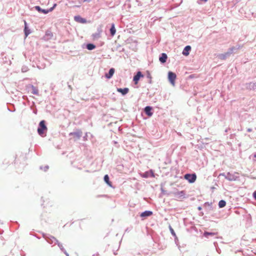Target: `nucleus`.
<instances>
[{"label": "nucleus", "mask_w": 256, "mask_h": 256, "mask_svg": "<svg viewBox=\"0 0 256 256\" xmlns=\"http://www.w3.org/2000/svg\"><path fill=\"white\" fill-rule=\"evenodd\" d=\"M184 194L185 193L184 191L178 192L175 194L176 196H177L178 198L184 196Z\"/></svg>", "instance_id": "obj_17"}, {"label": "nucleus", "mask_w": 256, "mask_h": 256, "mask_svg": "<svg viewBox=\"0 0 256 256\" xmlns=\"http://www.w3.org/2000/svg\"><path fill=\"white\" fill-rule=\"evenodd\" d=\"M226 202L224 200H221L218 202V206L220 208H224V206H226Z\"/></svg>", "instance_id": "obj_18"}, {"label": "nucleus", "mask_w": 256, "mask_h": 256, "mask_svg": "<svg viewBox=\"0 0 256 256\" xmlns=\"http://www.w3.org/2000/svg\"><path fill=\"white\" fill-rule=\"evenodd\" d=\"M32 93L36 95H38V89L34 86H32Z\"/></svg>", "instance_id": "obj_16"}, {"label": "nucleus", "mask_w": 256, "mask_h": 256, "mask_svg": "<svg viewBox=\"0 0 256 256\" xmlns=\"http://www.w3.org/2000/svg\"><path fill=\"white\" fill-rule=\"evenodd\" d=\"M144 76L140 72H138L136 74L134 77V82L135 84H137L138 82L141 77H143Z\"/></svg>", "instance_id": "obj_5"}, {"label": "nucleus", "mask_w": 256, "mask_h": 256, "mask_svg": "<svg viewBox=\"0 0 256 256\" xmlns=\"http://www.w3.org/2000/svg\"><path fill=\"white\" fill-rule=\"evenodd\" d=\"M176 78V74L172 72H169L168 73V78L170 84L174 86L175 85V80Z\"/></svg>", "instance_id": "obj_3"}, {"label": "nucleus", "mask_w": 256, "mask_h": 256, "mask_svg": "<svg viewBox=\"0 0 256 256\" xmlns=\"http://www.w3.org/2000/svg\"><path fill=\"white\" fill-rule=\"evenodd\" d=\"M24 24H25V29H24V30H25V34L26 35V36H27L29 34V32H28L27 30H26V28H27V27H26V22L25 20L24 21Z\"/></svg>", "instance_id": "obj_21"}, {"label": "nucleus", "mask_w": 256, "mask_h": 256, "mask_svg": "<svg viewBox=\"0 0 256 256\" xmlns=\"http://www.w3.org/2000/svg\"><path fill=\"white\" fill-rule=\"evenodd\" d=\"M47 130V128L45 125V122L42 120L39 124V128L38 129V132L40 136L42 135L44 133V130Z\"/></svg>", "instance_id": "obj_1"}, {"label": "nucleus", "mask_w": 256, "mask_h": 256, "mask_svg": "<svg viewBox=\"0 0 256 256\" xmlns=\"http://www.w3.org/2000/svg\"><path fill=\"white\" fill-rule=\"evenodd\" d=\"M58 246L64 252V253L66 254V256H69L68 254L64 250V247H63L62 244H58Z\"/></svg>", "instance_id": "obj_20"}, {"label": "nucleus", "mask_w": 256, "mask_h": 256, "mask_svg": "<svg viewBox=\"0 0 256 256\" xmlns=\"http://www.w3.org/2000/svg\"><path fill=\"white\" fill-rule=\"evenodd\" d=\"M104 182H106V184L109 186H110L112 187V182H110V180H109V176L108 174H106L104 176Z\"/></svg>", "instance_id": "obj_13"}, {"label": "nucleus", "mask_w": 256, "mask_h": 256, "mask_svg": "<svg viewBox=\"0 0 256 256\" xmlns=\"http://www.w3.org/2000/svg\"><path fill=\"white\" fill-rule=\"evenodd\" d=\"M167 58V55L164 53H162L161 56L160 57L159 60L162 63H164L166 62Z\"/></svg>", "instance_id": "obj_8"}, {"label": "nucleus", "mask_w": 256, "mask_h": 256, "mask_svg": "<svg viewBox=\"0 0 256 256\" xmlns=\"http://www.w3.org/2000/svg\"><path fill=\"white\" fill-rule=\"evenodd\" d=\"M56 6V4H54V6L52 8H54Z\"/></svg>", "instance_id": "obj_25"}, {"label": "nucleus", "mask_w": 256, "mask_h": 256, "mask_svg": "<svg viewBox=\"0 0 256 256\" xmlns=\"http://www.w3.org/2000/svg\"><path fill=\"white\" fill-rule=\"evenodd\" d=\"M191 50V47L190 46H186L183 52H182V54L184 55V56H187L189 54V51Z\"/></svg>", "instance_id": "obj_9"}, {"label": "nucleus", "mask_w": 256, "mask_h": 256, "mask_svg": "<svg viewBox=\"0 0 256 256\" xmlns=\"http://www.w3.org/2000/svg\"><path fill=\"white\" fill-rule=\"evenodd\" d=\"M152 214V212L151 211H145L140 214L141 217L150 216Z\"/></svg>", "instance_id": "obj_12"}, {"label": "nucleus", "mask_w": 256, "mask_h": 256, "mask_svg": "<svg viewBox=\"0 0 256 256\" xmlns=\"http://www.w3.org/2000/svg\"><path fill=\"white\" fill-rule=\"evenodd\" d=\"M171 232L172 234H175L174 230L172 228H170Z\"/></svg>", "instance_id": "obj_23"}, {"label": "nucleus", "mask_w": 256, "mask_h": 256, "mask_svg": "<svg viewBox=\"0 0 256 256\" xmlns=\"http://www.w3.org/2000/svg\"><path fill=\"white\" fill-rule=\"evenodd\" d=\"M35 8L39 12H42L44 14H48V12H52L54 10V8H51L49 10H46L42 9L39 6H35Z\"/></svg>", "instance_id": "obj_4"}, {"label": "nucleus", "mask_w": 256, "mask_h": 256, "mask_svg": "<svg viewBox=\"0 0 256 256\" xmlns=\"http://www.w3.org/2000/svg\"><path fill=\"white\" fill-rule=\"evenodd\" d=\"M110 32L112 36H114L116 34V30L115 28L114 24L112 25V27L110 29Z\"/></svg>", "instance_id": "obj_15"}, {"label": "nucleus", "mask_w": 256, "mask_h": 256, "mask_svg": "<svg viewBox=\"0 0 256 256\" xmlns=\"http://www.w3.org/2000/svg\"><path fill=\"white\" fill-rule=\"evenodd\" d=\"M74 20L78 22L82 23V24H84L86 23V19L82 18L80 16H75L74 17Z\"/></svg>", "instance_id": "obj_6"}, {"label": "nucleus", "mask_w": 256, "mask_h": 256, "mask_svg": "<svg viewBox=\"0 0 256 256\" xmlns=\"http://www.w3.org/2000/svg\"><path fill=\"white\" fill-rule=\"evenodd\" d=\"M117 91L120 92L122 95H125L128 92L129 89L127 88H118Z\"/></svg>", "instance_id": "obj_7"}, {"label": "nucleus", "mask_w": 256, "mask_h": 256, "mask_svg": "<svg viewBox=\"0 0 256 256\" xmlns=\"http://www.w3.org/2000/svg\"><path fill=\"white\" fill-rule=\"evenodd\" d=\"M86 48L88 50H92L96 48V46L94 44H87Z\"/></svg>", "instance_id": "obj_19"}, {"label": "nucleus", "mask_w": 256, "mask_h": 256, "mask_svg": "<svg viewBox=\"0 0 256 256\" xmlns=\"http://www.w3.org/2000/svg\"><path fill=\"white\" fill-rule=\"evenodd\" d=\"M218 234L217 232H205L204 234V236L208 238L209 236H214Z\"/></svg>", "instance_id": "obj_14"}, {"label": "nucleus", "mask_w": 256, "mask_h": 256, "mask_svg": "<svg viewBox=\"0 0 256 256\" xmlns=\"http://www.w3.org/2000/svg\"><path fill=\"white\" fill-rule=\"evenodd\" d=\"M184 178L186 180H188V182L190 183L194 182L196 178V176L195 174H186L184 176Z\"/></svg>", "instance_id": "obj_2"}, {"label": "nucleus", "mask_w": 256, "mask_h": 256, "mask_svg": "<svg viewBox=\"0 0 256 256\" xmlns=\"http://www.w3.org/2000/svg\"><path fill=\"white\" fill-rule=\"evenodd\" d=\"M70 134L74 135L78 137L80 136V135L78 133H76V132L70 133Z\"/></svg>", "instance_id": "obj_22"}, {"label": "nucleus", "mask_w": 256, "mask_h": 256, "mask_svg": "<svg viewBox=\"0 0 256 256\" xmlns=\"http://www.w3.org/2000/svg\"><path fill=\"white\" fill-rule=\"evenodd\" d=\"M253 196L254 198L256 200V191H255L253 194Z\"/></svg>", "instance_id": "obj_24"}, {"label": "nucleus", "mask_w": 256, "mask_h": 256, "mask_svg": "<svg viewBox=\"0 0 256 256\" xmlns=\"http://www.w3.org/2000/svg\"><path fill=\"white\" fill-rule=\"evenodd\" d=\"M152 110V108L149 106H146L144 108V111L146 114L149 116H150L152 115V112H151Z\"/></svg>", "instance_id": "obj_10"}, {"label": "nucleus", "mask_w": 256, "mask_h": 256, "mask_svg": "<svg viewBox=\"0 0 256 256\" xmlns=\"http://www.w3.org/2000/svg\"><path fill=\"white\" fill-rule=\"evenodd\" d=\"M114 68H112L110 70L108 74H106V77L108 78H110L112 77L114 74Z\"/></svg>", "instance_id": "obj_11"}]
</instances>
